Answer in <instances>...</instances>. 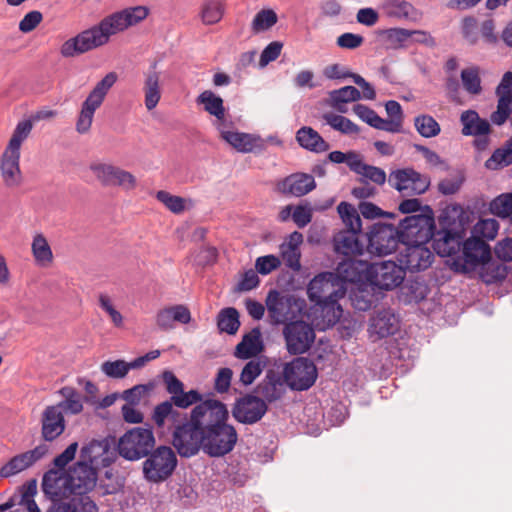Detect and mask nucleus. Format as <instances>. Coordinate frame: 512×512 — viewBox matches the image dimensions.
Segmentation results:
<instances>
[{"mask_svg": "<svg viewBox=\"0 0 512 512\" xmlns=\"http://www.w3.org/2000/svg\"><path fill=\"white\" fill-rule=\"evenodd\" d=\"M41 438L45 442H53L58 439L65 431L66 421L64 414L59 411L58 406H47L40 418Z\"/></svg>", "mask_w": 512, "mask_h": 512, "instance_id": "22", "label": "nucleus"}, {"mask_svg": "<svg viewBox=\"0 0 512 512\" xmlns=\"http://www.w3.org/2000/svg\"><path fill=\"white\" fill-rule=\"evenodd\" d=\"M405 278L403 267L393 261L372 263L368 281L381 290H393L402 284Z\"/></svg>", "mask_w": 512, "mask_h": 512, "instance_id": "14", "label": "nucleus"}, {"mask_svg": "<svg viewBox=\"0 0 512 512\" xmlns=\"http://www.w3.org/2000/svg\"><path fill=\"white\" fill-rule=\"evenodd\" d=\"M512 164V138L504 146L496 149L485 162L489 170H498Z\"/></svg>", "mask_w": 512, "mask_h": 512, "instance_id": "46", "label": "nucleus"}, {"mask_svg": "<svg viewBox=\"0 0 512 512\" xmlns=\"http://www.w3.org/2000/svg\"><path fill=\"white\" fill-rule=\"evenodd\" d=\"M177 465V458L168 446H159L147 456L143 462L144 478L152 483H159L168 479Z\"/></svg>", "mask_w": 512, "mask_h": 512, "instance_id": "7", "label": "nucleus"}, {"mask_svg": "<svg viewBox=\"0 0 512 512\" xmlns=\"http://www.w3.org/2000/svg\"><path fill=\"white\" fill-rule=\"evenodd\" d=\"M499 230V223L495 219H482L473 229V235L481 239L493 240Z\"/></svg>", "mask_w": 512, "mask_h": 512, "instance_id": "55", "label": "nucleus"}, {"mask_svg": "<svg viewBox=\"0 0 512 512\" xmlns=\"http://www.w3.org/2000/svg\"><path fill=\"white\" fill-rule=\"evenodd\" d=\"M399 329V318L391 309H382L370 318L369 336L373 341L388 337Z\"/></svg>", "mask_w": 512, "mask_h": 512, "instance_id": "24", "label": "nucleus"}, {"mask_svg": "<svg viewBox=\"0 0 512 512\" xmlns=\"http://www.w3.org/2000/svg\"><path fill=\"white\" fill-rule=\"evenodd\" d=\"M263 365L259 360H250L242 369L240 382L243 385H250L261 374Z\"/></svg>", "mask_w": 512, "mask_h": 512, "instance_id": "63", "label": "nucleus"}, {"mask_svg": "<svg viewBox=\"0 0 512 512\" xmlns=\"http://www.w3.org/2000/svg\"><path fill=\"white\" fill-rule=\"evenodd\" d=\"M268 411L265 400L247 393L235 400L232 407V416L242 424H254L260 421Z\"/></svg>", "mask_w": 512, "mask_h": 512, "instance_id": "15", "label": "nucleus"}, {"mask_svg": "<svg viewBox=\"0 0 512 512\" xmlns=\"http://www.w3.org/2000/svg\"><path fill=\"white\" fill-rule=\"evenodd\" d=\"M361 92L354 86H345L330 92V100L337 102H354L361 99Z\"/></svg>", "mask_w": 512, "mask_h": 512, "instance_id": "62", "label": "nucleus"}, {"mask_svg": "<svg viewBox=\"0 0 512 512\" xmlns=\"http://www.w3.org/2000/svg\"><path fill=\"white\" fill-rule=\"evenodd\" d=\"M278 16L272 9H262L259 11L253 21L252 28L257 32L260 30H268L277 23Z\"/></svg>", "mask_w": 512, "mask_h": 512, "instance_id": "57", "label": "nucleus"}, {"mask_svg": "<svg viewBox=\"0 0 512 512\" xmlns=\"http://www.w3.org/2000/svg\"><path fill=\"white\" fill-rule=\"evenodd\" d=\"M197 104L203 105L204 110L216 118L215 125L225 126V107L223 99L211 90L203 91L196 99Z\"/></svg>", "mask_w": 512, "mask_h": 512, "instance_id": "32", "label": "nucleus"}, {"mask_svg": "<svg viewBox=\"0 0 512 512\" xmlns=\"http://www.w3.org/2000/svg\"><path fill=\"white\" fill-rule=\"evenodd\" d=\"M480 265V278L486 284L501 282L510 272V268L506 264L491 259L482 262Z\"/></svg>", "mask_w": 512, "mask_h": 512, "instance_id": "39", "label": "nucleus"}, {"mask_svg": "<svg viewBox=\"0 0 512 512\" xmlns=\"http://www.w3.org/2000/svg\"><path fill=\"white\" fill-rule=\"evenodd\" d=\"M385 10L390 17L404 18L411 21H416L420 15L411 3L403 0L387 1Z\"/></svg>", "mask_w": 512, "mask_h": 512, "instance_id": "44", "label": "nucleus"}, {"mask_svg": "<svg viewBox=\"0 0 512 512\" xmlns=\"http://www.w3.org/2000/svg\"><path fill=\"white\" fill-rule=\"evenodd\" d=\"M298 144L311 152L322 153L330 149V145L323 137L309 126L301 127L296 133Z\"/></svg>", "mask_w": 512, "mask_h": 512, "instance_id": "31", "label": "nucleus"}, {"mask_svg": "<svg viewBox=\"0 0 512 512\" xmlns=\"http://www.w3.org/2000/svg\"><path fill=\"white\" fill-rule=\"evenodd\" d=\"M225 126L218 124L217 129L219 130L222 139L229 143L233 148L242 153H249L254 150L259 141V137H255L251 134L226 131Z\"/></svg>", "mask_w": 512, "mask_h": 512, "instance_id": "33", "label": "nucleus"}, {"mask_svg": "<svg viewBox=\"0 0 512 512\" xmlns=\"http://www.w3.org/2000/svg\"><path fill=\"white\" fill-rule=\"evenodd\" d=\"M283 333L287 350L293 355L305 353L310 348L315 338L312 327L300 320L288 323Z\"/></svg>", "mask_w": 512, "mask_h": 512, "instance_id": "17", "label": "nucleus"}, {"mask_svg": "<svg viewBox=\"0 0 512 512\" xmlns=\"http://www.w3.org/2000/svg\"><path fill=\"white\" fill-rule=\"evenodd\" d=\"M490 211L495 216L506 219L512 216V193L497 196L490 203Z\"/></svg>", "mask_w": 512, "mask_h": 512, "instance_id": "53", "label": "nucleus"}, {"mask_svg": "<svg viewBox=\"0 0 512 512\" xmlns=\"http://www.w3.org/2000/svg\"><path fill=\"white\" fill-rule=\"evenodd\" d=\"M281 265L280 259L275 255H265L258 257L255 261V269L257 273L267 275L276 270Z\"/></svg>", "mask_w": 512, "mask_h": 512, "instance_id": "64", "label": "nucleus"}, {"mask_svg": "<svg viewBox=\"0 0 512 512\" xmlns=\"http://www.w3.org/2000/svg\"><path fill=\"white\" fill-rule=\"evenodd\" d=\"M181 416L182 414L173 408L172 402L170 400H166L154 408L152 420L157 427L162 428L165 425V421L169 419L173 422L175 428L177 425L183 423L179 422Z\"/></svg>", "mask_w": 512, "mask_h": 512, "instance_id": "43", "label": "nucleus"}, {"mask_svg": "<svg viewBox=\"0 0 512 512\" xmlns=\"http://www.w3.org/2000/svg\"><path fill=\"white\" fill-rule=\"evenodd\" d=\"M90 170L104 186H118L124 190H133L137 180L133 174L117 166L106 163H93Z\"/></svg>", "mask_w": 512, "mask_h": 512, "instance_id": "16", "label": "nucleus"}, {"mask_svg": "<svg viewBox=\"0 0 512 512\" xmlns=\"http://www.w3.org/2000/svg\"><path fill=\"white\" fill-rule=\"evenodd\" d=\"M337 211L347 228L346 231L362 232L360 214L352 204L343 201L338 205Z\"/></svg>", "mask_w": 512, "mask_h": 512, "instance_id": "45", "label": "nucleus"}, {"mask_svg": "<svg viewBox=\"0 0 512 512\" xmlns=\"http://www.w3.org/2000/svg\"><path fill=\"white\" fill-rule=\"evenodd\" d=\"M70 512H98V507L89 496L69 497Z\"/></svg>", "mask_w": 512, "mask_h": 512, "instance_id": "61", "label": "nucleus"}, {"mask_svg": "<svg viewBox=\"0 0 512 512\" xmlns=\"http://www.w3.org/2000/svg\"><path fill=\"white\" fill-rule=\"evenodd\" d=\"M155 446L151 428L134 427L127 430L117 442L118 454L129 461L147 457Z\"/></svg>", "mask_w": 512, "mask_h": 512, "instance_id": "3", "label": "nucleus"}, {"mask_svg": "<svg viewBox=\"0 0 512 512\" xmlns=\"http://www.w3.org/2000/svg\"><path fill=\"white\" fill-rule=\"evenodd\" d=\"M101 371L107 377L122 379L128 374L129 367L124 360L105 361L101 364Z\"/></svg>", "mask_w": 512, "mask_h": 512, "instance_id": "58", "label": "nucleus"}, {"mask_svg": "<svg viewBox=\"0 0 512 512\" xmlns=\"http://www.w3.org/2000/svg\"><path fill=\"white\" fill-rule=\"evenodd\" d=\"M414 125L418 133L425 137L431 138L437 136L440 131V125L430 115H419L414 119Z\"/></svg>", "mask_w": 512, "mask_h": 512, "instance_id": "51", "label": "nucleus"}, {"mask_svg": "<svg viewBox=\"0 0 512 512\" xmlns=\"http://www.w3.org/2000/svg\"><path fill=\"white\" fill-rule=\"evenodd\" d=\"M70 492L73 495L87 496L97 481V471L83 461H77L68 471Z\"/></svg>", "mask_w": 512, "mask_h": 512, "instance_id": "19", "label": "nucleus"}, {"mask_svg": "<svg viewBox=\"0 0 512 512\" xmlns=\"http://www.w3.org/2000/svg\"><path fill=\"white\" fill-rule=\"evenodd\" d=\"M371 265L368 261L348 258L338 264L335 274L342 279L343 285L346 282L368 281Z\"/></svg>", "mask_w": 512, "mask_h": 512, "instance_id": "27", "label": "nucleus"}, {"mask_svg": "<svg viewBox=\"0 0 512 512\" xmlns=\"http://www.w3.org/2000/svg\"><path fill=\"white\" fill-rule=\"evenodd\" d=\"M217 325L221 332L235 334L240 326L238 311L233 307L222 309L218 314Z\"/></svg>", "mask_w": 512, "mask_h": 512, "instance_id": "47", "label": "nucleus"}, {"mask_svg": "<svg viewBox=\"0 0 512 512\" xmlns=\"http://www.w3.org/2000/svg\"><path fill=\"white\" fill-rule=\"evenodd\" d=\"M263 348L261 332L259 328H253L243 336V339L236 346L235 355L241 359H248L256 356Z\"/></svg>", "mask_w": 512, "mask_h": 512, "instance_id": "38", "label": "nucleus"}, {"mask_svg": "<svg viewBox=\"0 0 512 512\" xmlns=\"http://www.w3.org/2000/svg\"><path fill=\"white\" fill-rule=\"evenodd\" d=\"M151 384H138L130 389L124 390L121 398L130 405H138L140 402L149 395L152 390Z\"/></svg>", "mask_w": 512, "mask_h": 512, "instance_id": "54", "label": "nucleus"}, {"mask_svg": "<svg viewBox=\"0 0 512 512\" xmlns=\"http://www.w3.org/2000/svg\"><path fill=\"white\" fill-rule=\"evenodd\" d=\"M143 91L145 94V106L148 110L154 109L161 98L160 76L156 71L147 73Z\"/></svg>", "mask_w": 512, "mask_h": 512, "instance_id": "42", "label": "nucleus"}, {"mask_svg": "<svg viewBox=\"0 0 512 512\" xmlns=\"http://www.w3.org/2000/svg\"><path fill=\"white\" fill-rule=\"evenodd\" d=\"M490 258L491 249L488 243L472 235L463 242L462 255L453 261V267L456 272L470 273Z\"/></svg>", "mask_w": 512, "mask_h": 512, "instance_id": "9", "label": "nucleus"}, {"mask_svg": "<svg viewBox=\"0 0 512 512\" xmlns=\"http://www.w3.org/2000/svg\"><path fill=\"white\" fill-rule=\"evenodd\" d=\"M224 0H205L200 17L204 24L211 25L221 20L224 12Z\"/></svg>", "mask_w": 512, "mask_h": 512, "instance_id": "48", "label": "nucleus"}, {"mask_svg": "<svg viewBox=\"0 0 512 512\" xmlns=\"http://www.w3.org/2000/svg\"><path fill=\"white\" fill-rule=\"evenodd\" d=\"M155 321L160 330L168 331L175 327V323L188 324L191 321V313L187 306L176 304L160 309Z\"/></svg>", "mask_w": 512, "mask_h": 512, "instance_id": "28", "label": "nucleus"}, {"mask_svg": "<svg viewBox=\"0 0 512 512\" xmlns=\"http://www.w3.org/2000/svg\"><path fill=\"white\" fill-rule=\"evenodd\" d=\"M156 198L168 210L175 214H180L185 210V200L180 196L172 195L167 191L160 190L156 193Z\"/></svg>", "mask_w": 512, "mask_h": 512, "instance_id": "56", "label": "nucleus"}, {"mask_svg": "<svg viewBox=\"0 0 512 512\" xmlns=\"http://www.w3.org/2000/svg\"><path fill=\"white\" fill-rule=\"evenodd\" d=\"M170 401L173 405L182 409H186L193 404L198 405L203 402L202 395L197 390H190L188 392L183 390L181 393L171 396Z\"/></svg>", "mask_w": 512, "mask_h": 512, "instance_id": "59", "label": "nucleus"}, {"mask_svg": "<svg viewBox=\"0 0 512 512\" xmlns=\"http://www.w3.org/2000/svg\"><path fill=\"white\" fill-rule=\"evenodd\" d=\"M463 247L462 236L459 232L446 230L442 237L433 241V248L442 257H451Z\"/></svg>", "mask_w": 512, "mask_h": 512, "instance_id": "36", "label": "nucleus"}, {"mask_svg": "<svg viewBox=\"0 0 512 512\" xmlns=\"http://www.w3.org/2000/svg\"><path fill=\"white\" fill-rule=\"evenodd\" d=\"M351 171L360 176L359 181L367 184L368 181L373 182L376 185L382 186L387 180L385 171L382 168L366 164L363 161L362 155H360L357 162L352 163Z\"/></svg>", "mask_w": 512, "mask_h": 512, "instance_id": "34", "label": "nucleus"}, {"mask_svg": "<svg viewBox=\"0 0 512 512\" xmlns=\"http://www.w3.org/2000/svg\"><path fill=\"white\" fill-rule=\"evenodd\" d=\"M0 175L8 188H15L21 184L20 152L4 149L0 157Z\"/></svg>", "mask_w": 512, "mask_h": 512, "instance_id": "26", "label": "nucleus"}, {"mask_svg": "<svg viewBox=\"0 0 512 512\" xmlns=\"http://www.w3.org/2000/svg\"><path fill=\"white\" fill-rule=\"evenodd\" d=\"M461 81L464 89L472 95H478L482 92L479 69L471 67L461 71Z\"/></svg>", "mask_w": 512, "mask_h": 512, "instance_id": "52", "label": "nucleus"}, {"mask_svg": "<svg viewBox=\"0 0 512 512\" xmlns=\"http://www.w3.org/2000/svg\"><path fill=\"white\" fill-rule=\"evenodd\" d=\"M361 232L340 231L334 236V248L337 253L345 256L361 255L364 251V245L359 240Z\"/></svg>", "mask_w": 512, "mask_h": 512, "instance_id": "30", "label": "nucleus"}, {"mask_svg": "<svg viewBox=\"0 0 512 512\" xmlns=\"http://www.w3.org/2000/svg\"><path fill=\"white\" fill-rule=\"evenodd\" d=\"M47 444H39L34 449L28 450L12 457L0 468V478H9L34 465L48 453Z\"/></svg>", "mask_w": 512, "mask_h": 512, "instance_id": "20", "label": "nucleus"}, {"mask_svg": "<svg viewBox=\"0 0 512 512\" xmlns=\"http://www.w3.org/2000/svg\"><path fill=\"white\" fill-rule=\"evenodd\" d=\"M41 488L43 493L51 501L56 499H63L70 497L73 494L70 492V481L68 472L60 471L59 469L50 468L43 475Z\"/></svg>", "mask_w": 512, "mask_h": 512, "instance_id": "21", "label": "nucleus"}, {"mask_svg": "<svg viewBox=\"0 0 512 512\" xmlns=\"http://www.w3.org/2000/svg\"><path fill=\"white\" fill-rule=\"evenodd\" d=\"M114 457V451L107 439H94L81 448L79 461H83L97 471L100 468L110 466Z\"/></svg>", "mask_w": 512, "mask_h": 512, "instance_id": "18", "label": "nucleus"}, {"mask_svg": "<svg viewBox=\"0 0 512 512\" xmlns=\"http://www.w3.org/2000/svg\"><path fill=\"white\" fill-rule=\"evenodd\" d=\"M111 34H77L67 40L61 48L64 57H74L93 48L102 46L109 41Z\"/></svg>", "mask_w": 512, "mask_h": 512, "instance_id": "23", "label": "nucleus"}, {"mask_svg": "<svg viewBox=\"0 0 512 512\" xmlns=\"http://www.w3.org/2000/svg\"><path fill=\"white\" fill-rule=\"evenodd\" d=\"M323 119L334 130H337L346 135L358 134L360 131V128L355 123L342 115L325 113L323 115Z\"/></svg>", "mask_w": 512, "mask_h": 512, "instance_id": "49", "label": "nucleus"}, {"mask_svg": "<svg viewBox=\"0 0 512 512\" xmlns=\"http://www.w3.org/2000/svg\"><path fill=\"white\" fill-rule=\"evenodd\" d=\"M149 14L145 6H133L114 12L103 18L98 24L82 32H123L143 21Z\"/></svg>", "mask_w": 512, "mask_h": 512, "instance_id": "8", "label": "nucleus"}, {"mask_svg": "<svg viewBox=\"0 0 512 512\" xmlns=\"http://www.w3.org/2000/svg\"><path fill=\"white\" fill-rule=\"evenodd\" d=\"M402 250L397 260L404 272H418L429 268L434 260L433 252L426 246L427 243H401Z\"/></svg>", "mask_w": 512, "mask_h": 512, "instance_id": "13", "label": "nucleus"}, {"mask_svg": "<svg viewBox=\"0 0 512 512\" xmlns=\"http://www.w3.org/2000/svg\"><path fill=\"white\" fill-rule=\"evenodd\" d=\"M511 105L512 101L510 97H500L496 111L491 114V121L498 126L504 124L512 113Z\"/></svg>", "mask_w": 512, "mask_h": 512, "instance_id": "60", "label": "nucleus"}, {"mask_svg": "<svg viewBox=\"0 0 512 512\" xmlns=\"http://www.w3.org/2000/svg\"><path fill=\"white\" fill-rule=\"evenodd\" d=\"M379 41L387 49H398L408 47L412 41L425 44H433L434 41L430 34H379Z\"/></svg>", "mask_w": 512, "mask_h": 512, "instance_id": "35", "label": "nucleus"}, {"mask_svg": "<svg viewBox=\"0 0 512 512\" xmlns=\"http://www.w3.org/2000/svg\"><path fill=\"white\" fill-rule=\"evenodd\" d=\"M389 185L402 195H421L430 187V177L411 167L396 169L389 174Z\"/></svg>", "mask_w": 512, "mask_h": 512, "instance_id": "12", "label": "nucleus"}, {"mask_svg": "<svg viewBox=\"0 0 512 512\" xmlns=\"http://www.w3.org/2000/svg\"><path fill=\"white\" fill-rule=\"evenodd\" d=\"M266 307L273 324H285L286 326L297 320L304 308V301L292 294L272 289L266 297Z\"/></svg>", "mask_w": 512, "mask_h": 512, "instance_id": "5", "label": "nucleus"}, {"mask_svg": "<svg viewBox=\"0 0 512 512\" xmlns=\"http://www.w3.org/2000/svg\"><path fill=\"white\" fill-rule=\"evenodd\" d=\"M59 394L64 398L55 406L59 407V411L68 412L76 415L82 412L83 403L81 394L73 387L65 386L59 390Z\"/></svg>", "mask_w": 512, "mask_h": 512, "instance_id": "40", "label": "nucleus"}, {"mask_svg": "<svg viewBox=\"0 0 512 512\" xmlns=\"http://www.w3.org/2000/svg\"><path fill=\"white\" fill-rule=\"evenodd\" d=\"M31 251L35 262L42 267L49 266L53 261L52 249L42 233L33 237Z\"/></svg>", "mask_w": 512, "mask_h": 512, "instance_id": "41", "label": "nucleus"}, {"mask_svg": "<svg viewBox=\"0 0 512 512\" xmlns=\"http://www.w3.org/2000/svg\"><path fill=\"white\" fill-rule=\"evenodd\" d=\"M366 237L368 252L379 256L392 253L401 243L398 228L381 222L373 224Z\"/></svg>", "mask_w": 512, "mask_h": 512, "instance_id": "11", "label": "nucleus"}, {"mask_svg": "<svg viewBox=\"0 0 512 512\" xmlns=\"http://www.w3.org/2000/svg\"><path fill=\"white\" fill-rule=\"evenodd\" d=\"M284 392L285 382L282 376L273 370H269L255 388L256 396L265 400L266 404L279 400Z\"/></svg>", "mask_w": 512, "mask_h": 512, "instance_id": "29", "label": "nucleus"}, {"mask_svg": "<svg viewBox=\"0 0 512 512\" xmlns=\"http://www.w3.org/2000/svg\"><path fill=\"white\" fill-rule=\"evenodd\" d=\"M282 378L291 389L304 391L315 383L317 369L310 359L298 357L285 364Z\"/></svg>", "mask_w": 512, "mask_h": 512, "instance_id": "10", "label": "nucleus"}, {"mask_svg": "<svg viewBox=\"0 0 512 512\" xmlns=\"http://www.w3.org/2000/svg\"><path fill=\"white\" fill-rule=\"evenodd\" d=\"M316 188V182L312 175L307 173H293L277 183V190L294 197H301Z\"/></svg>", "mask_w": 512, "mask_h": 512, "instance_id": "25", "label": "nucleus"}, {"mask_svg": "<svg viewBox=\"0 0 512 512\" xmlns=\"http://www.w3.org/2000/svg\"><path fill=\"white\" fill-rule=\"evenodd\" d=\"M346 287L333 272H322L308 284L307 294L311 302L319 306L329 322L336 323L342 316V308L338 303L344 297Z\"/></svg>", "mask_w": 512, "mask_h": 512, "instance_id": "2", "label": "nucleus"}, {"mask_svg": "<svg viewBox=\"0 0 512 512\" xmlns=\"http://www.w3.org/2000/svg\"><path fill=\"white\" fill-rule=\"evenodd\" d=\"M229 412L224 403L207 399L196 405L189 419L173 430V446L182 457L196 455L200 449L211 457L230 453L238 440L234 426L227 424Z\"/></svg>", "mask_w": 512, "mask_h": 512, "instance_id": "1", "label": "nucleus"}, {"mask_svg": "<svg viewBox=\"0 0 512 512\" xmlns=\"http://www.w3.org/2000/svg\"><path fill=\"white\" fill-rule=\"evenodd\" d=\"M460 122L463 126L462 134L469 136L488 135L490 124L487 120L480 118L474 110H467L461 114Z\"/></svg>", "mask_w": 512, "mask_h": 512, "instance_id": "37", "label": "nucleus"}, {"mask_svg": "<svg viewBox=\"0 0 512 512\" xmlns=\"http://www.w3.org/2000/svg\"><path fill=\"white\" fill-rule=\"evenodd\" d=\"M397 228L401 243H429L435 231L433 210L425 206L422 213L406 216Z\"/></svg>", "mask_w": 512, "mask_h": 512, "instance_id": "4", "label": "nucleus"}, {"mask_svg": "<svg viewBox=\"0 0 512 512\" xmlns=\"http://www.w3.org/2000/svg\"><path fill=\"white\" fill-rule=\"evenodd\" d=\"M117 74L110 72L100 80L82 103L76 121V131L80 134L89 132L95 111L102 105L108 91L116 83Z\"/></svg>", "mask_w": 512, "mask_h": 512, "instance_id": "6", "label": "nucleus"}, {"mask_svg": "<svg viewBox=\"0 0 512 512\" xmlns=\"http://www.w3.org/2000/svg\"><path fill=\"white\" fill-rule=\"evenodd\" d=\"M33 128V124L31 120H22L20 121L14 131L13 134L5 147V149L20 152L22 143L28 138Z\"/></svg>", "mask_w": 512, "mask_h": 512, "instance_id": "50", "label": "nucleus"}]
</instances>
